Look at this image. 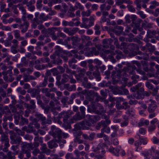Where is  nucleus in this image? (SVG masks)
Masks as SVG:
<instances>
[{
  "label": "nucleus",
  "mask_w": 159,
  "mask_h": 159,
  "mask_svg": "<svg viewBox=\"0 0 159 159\" xmlns=\"http://www.w3.org/2000/svg\"><path fill=\"white\" fill-rule=\"evenodd\" d=\"M129 69L128 67H124L123 70H118L116 71L113 70L112 71L111 75V77L113 79H115L116 78L119 79L121 76L123 75H125V72L128 71Z\"/></svg>",
  "instance_id": "nucleus-2"
},
{
  "label": "nucleus",
  "mask_w": 159,
  "mask_h": 159,
  "mask_svg": "<svg viewBox=\"0 0 159 159\" xmlns=\"http://www.w3.org/2000/svg\"><path fill=\"white\" fill-rule=\"evenodd\" d=\"M127 98L129 99L132 98V99L136 98L139 99H143V96L139 92H137L136 93H134L131 95L127 96Z\"/></svg>",
  "instance_id": "nucleus-12"
},
{
  "label": "nucleus",
  "mask_w": 159,
  "mask_h": 159,
  "mask_svg": "<svg viewBox=\"0 0 159 159\" xmlns=\"http://www.w3.org/2000/svg\"><path fill=\"white\" fill-rule=\"evenodd\" d=\"M75 137L74 141L75 143H77L79 144H81L84 142V140L80 139L81 136L82 134V132L80 131L76 132L74 133Z\"/></svg>",
  "instance_id": "nucleus-7"
},
{
  "label": "nucleus",
  "mask_w": 159,
  "mask_h": 159,
  "mask_svg": "<svg viewBox=\"0 0 159 159\" xmlns=\"http://www.w3.org/2000/svg\"><path fill=\"white\" fill-rule=\"evenodd\" d=\"M150 101H151V102L148 104L147 111L149 113L148 118L152 119L156 115L155 111L157 106L155 101L153 100H150Z\"/></svg>",
  "instance_id": "nucleus-1"
},
{
  "label": "nucleus",
  "mask_w": 159,
  "mask_h": 159,
  "mask_svg": "<svg viewBox=\"0 0 159 159\" xmlns=\"http://www.w3.org/2000/svg\"><path fill=\"white\" fill-rule=\"evenodd\" d=\"M156 34H157V30L155 31L148 30L147 36L148 38H151L153 37Z\"/></svg>",
  "instance_id": "nucleus-24"
},
{
  "label": "nucleus",
  "mask_w": 159,
  "mask_h": 159,
  "mask_svg": "<svg viewBox=\"0 0 159 159\" xmlns=\"http://www.w3.org/2000/svg\"><path fill=\"white\" fill-rule=\"evenodd\" d=\"M155 153H156V152H155V149L152 148L147 151L143 152L142 154L145 157V159H150V157L149 156L154 155Z\"/></svg>",
  "instance_id": "nucleus-9"
},
{
  "label": "nucleus",
  "mask_w": 159,
  "mask_h": 159,
  "mask_svg": "<svg viewBox=\"0 0 159 159\" xmlns=\"http://www.w3.org/2000/svg\"><path fill=\"white\" fill-rule=\"evenodd\" d=\"M35 2L34 0H31L28 2L27 0H24L22 2V4H26L27 7H29L30 5L34 4Z\"/></svg>",
  "instance_id": "nucleus-29"
},
{
  "label": "nucleus",
  "mask_w": 159,
  "mask_h": 159,
  "mask_svg": "<svg viewBox=\"0 0 159 159\" xmlns=\"http://www.w3.org/2000/svg\"><path fill=\"white\" fill-rule=\"evenodd\" d=\"M6 156L8 159H15V156L13 155V154L11 152H8Z\"/></svg>",
  "instance_id": "nucleus-54"
},
{
  "label": "nucleus",
  "mask_w": 159,
  "mask_h": 159,
  "mask_svg": "<svg viewBox=\"0 0 159 159\" xmlns=\"http://www.w3.org/2000/svg\"><path fill=\"white\" fill-rule=\"evenodd\" d=\"M74 126V128L73 129V130L75 131H76L81 129L88 130L89 129V127H85L83 126L82 121L75 124Z\"/></svg>",
  "instance_id": "nucleus-10"
},
{
  "label": "nucleus",
  "mask_w": 159,
  "mask_h": 159,
  "mask_svg": "<svg viewBox=\"0 0 159 159\" xmlns=\"http://www.w3.org/2000/svg\"><path fill=\"white\" fill-rule=\"evenodd\" d=\"M42 0H38L36 2V6L37 9H40L42 7L43 5L42 4Z\"/></svg>",
  "instance_id": "nucleus-48"
},
{
  "label": "nucleus",
  "mask_w": 159,
  "mask_h": 159,
  "mask_svg": "<svg viewBox=\"0 0 159 159\" xmlns=\"http://www.w3.org/2000/svg\"><path fill=\"white\" fill-rule=\"evenodd\" d=\"M96 114H97L101 115L102 114L106 112L103 106L99 103L96 104Z\"/></svg>",
  "instance_id": "nucleus-11"
},
{
  "label": "nucleus",
  "mask_w": 159,
  "mask_h": 159,
  "mask_svg": "<svg viewBox=\"0 0 159 159\" xmlns=\"http://www.w3.org/2000/svg\"><path fill=\"white\" fill-rule=\"evenodd\" d=\"M102 132L104 133L105 132L107 133H109L110 131V129L109 127H107V126L105 127H103L101 129Z\"/></svg>",
  "instance_id": "nucleus-51"
},
{
  "label": "nucleus",
  "mask_w": 159,
  "mask_h": 159,
  "mask_svg": "<svg viewBox=\"0 0 159 159\" xmlns=\"http://www.w3.org/2000/svg\"><path fill=\"white\" fill-rule=\"evenodd\" d=\"M62 131L55 125H52L51 127V130L49 132V134L54 138H57L58 139L61 138Z\"/></svg>",
  "instance_id": "nucleus-3"
},
{
  "label": "nucleus",
  "mask_w": 159,
  "mask_h": 159,
  "mask_svg": "<svg viewBox=\"0 0 159 159\" xmlns=\"http://www.w3.org/2000/svg\"><path fill=\"white\" fill-rule=\"evenodd\" d=\"M91 13V11L90 10H87L86 11H83L81 12V15L82 17L89 16Z\"/></svg>",
  "instance_id": "nucleus-38"
},
{
  "label": "nucleus",
  "mask_w": 159,
  "mask_h": 159,
  "mask_svg": "<svg viewBox=\"0 0 159 159\" xmlns=\"http://www.w3.org/2000/svg\"><path fill=\"white\" fill-rule=\"evenodd\" d=\"M129 44L125 42H122L120 46V49L123 51L124 52L127 54L129 53Z\"/></svg>",
  "instance_id": "nucleus-16"
},
{
  "label": "nucleus",
  "mask_w": 159,
  "mask_h": 159,
  "mask_svg": "<svg viewBox=\"0 0 159 159\" xmlns=\"http://www.w3.org/2000/svg\"><path fill=\"white\" fill-rule=\"evenodd\" d=\"M141 0H135L134 2V3L136 6V9L139 10L141 8L142 6L140 3L141 2Z\"/></svg>",
  "instance_id": "nucleus-32"
},
{
  "label": "nucleus",
  "mask_w": 159,
  "mask_h": 159,
  "mask_svg": "<svg viewBox=\"0 0 159 159\" xmlns=\"http://www.w3.org/2000/svg\"><path fill=\"white\" fill-rule=\"evenodd\" d=\"M18 8L21 11L22 14L25 15L26 13V11L22 4L19 3L18 4Z\"/></svg>",
  "instance_id": "nucleus-33"
},
{
  "label": "nucleus",
  "mask_w": 159,
  "mask_h": 159,
  "mask_svg": "<svg viewBox=\"0 0 159 159\" xmlns=\"http://www.w3.org/2000/svg\"><path fill=\"white\" fill-rule=\"evenodd\" d=\"M55 49V54L57 56H59L60 54L62 53L63 51L62 49L58 46H56Z\"/></svg>",
  "instance_id": "nucleus-28"
},
{
  "label": "nucleus",
  "mask_w": 159,
  "mask_h": 159,
  "mask_svg": "<svg viewBox=\"0 0 159 159\" xmlns=\"http://www.w3.org/2000/svg\"><path fill=\"white\" fill-rule=\"evenodd\" d=\"M137 13L139 15L140 17L142 19H145L146 17V16L145 14H143V12L142 11H139L137 12Z\"/></svg>",
  "instance_id": "nucleus-63"
},
{
  "label": "nucleus",
  "mask_w": 159,
  "mask_h": 159,
  "mask_svg": "<svg viewBox=\"0 0 159 159\" xmlns=\"http://www.w3.org/2000/svg\"><path fill=\"white\" fill-rule=\"evenodd\" d=\"M68 75L66 74H63L62 75V78L61 79V83L62 84H64L67 82L69 80V78H70Z\"/></svg>",
  "instance_id": "nucleus-30"
},
{
  "label": "nucleus",
  "mask_w": 159,
  "mask_h": 159,
  "mask_svg": "<svg viewBox=\"0 0 159 159\" xmlns=\"http://www.w3.org/2000/svg\"><path fill=\"white\" fill-rule=\"evenodd\" d=\"M29 24L27 21H25L23 24H21L19 25L20 29H21V32L24 33L27 31L28 29V27Z\"/></svg>",
  "instance_id": "nucleus-14"
},
{
  "label": "nucleus",
  "mask_w": 159,
  "mask_h": 159,
  "mask_svg": "<svg viewBox=\"0 0 159 159\" xmlns=\"http://www.w3.org/2000/svg\"><path fill=\"white\" fill-rule=\"evenodd\" d=\"M84 118L83 117L82 115H80V112H78L73 116L72 119H70V123H74L73 120H80Z\"/></svg>",
  "instance_id": "nucleus-17"
},
{
  "label": "nucleus",
  "mask_w": 159,
  "mask_h": 159,
  "mask_svg": "<svg viewBox=\"0 0 159 159\" xmlns=\"http://www.w3.org/2000/svg\"><path fill=\"white\" fill-rule=\"evenodd\" d=\"M21 147L22 152H24L26 151L34 149L32 143H27L25 142L22 143L21 145Z\"/></svg>",
  "instance_id": "nucleus-8"
},
{
  "label": "nucleus",
  "mask_w": 159,
  "mask_h": 159,
  "mask_svg": "<svg viewBox=\"0 0 159 159\" xmlns=\"http://www.w3.org/2000/svg\"><path fill=\"white\" fill-rule=\"evenodd\" d=\"M35 116L41 121H45L46 120V118L45 117L43 116L42 114L39 113H36L35 114Z\"/></svg>",
  "instance_id": "nucleus-39"
},
{
  "label": "nucleus",
  "mask_w": 159,
  "mask_h": 159,
  "mask_svg": "<svg viewBox=\"0 0 159 159\" xmlns=\"http://www.w3.org/2000/svg\"><path fill=\"white\" fill-rule=\"evenodd\" d=\"M109 151L114 155L119 156V155L120 149L117 148H114L112 146H110L108 149Z\"/></svg>",
  "instance_id": "nucleus-13"
},
{
  "label": "nucleus",
  "mask_w": 159,
  "mask_h": 159,
  "mask_svg": "<svg viewBox=\"0 0 159 159\" xmlns=\"http://www.w3.org/2000/svg\"><path fill=\"white\" fill-rule=\"evenodd\" d=\"M149 122L148 120H144V119H142L138 123V126L140 127L144 125H149Z\"/></svg>",
  "instance_id": "nucleus-27"
},
{
  "label": "nucleus",
  "mask_w": 159,
  "mask_h": 159,
  "mask_svg": "<svg viewBox=\"0 0 159 159\" xmlns=\"http://www.w3.org/2000/svg\"><path fill=\"white\" fill-rule=\"evenodd\" d=\"M2 85V86L3 88L6 89L8 87V84L4 82L3 80L2 79H0V85Z\"/></svg>",
  "instance_id": "nucleus-56"
},
{
  "label": "nucleus",
  "mask_w": 159,
  "mask_h": 159,
  "mask_svg": "<svg viewBox=\"0 0 159 159\" xmlns=\"http://www.w3.org/2000/svg\"><path fill=\"white\" fill-rule=\"evenodd\" d=\"M152 24L148 23L146 20H144L142 24V27L145 29L150 28L152 27Z\"/></svg>",
  "instance_id": "nucleus-25"
},
{
  "label": "nucleus",
  "mask_w": 159,
  "mask_h": 159,
  "mask_svg": "<svg viewBox=\"0 0 159 159\" xmlns=\"http://www.w3.org/2000/svg\"><path fill=\"white\" fill-rule=\"evenodd\" d=\"M28 121L27 119L21 116V119L19 123L20 125H23L25 124L28 123Z\"/></svg>",
  "instance_id": "nucleus-36"
},
{
  "label": "nucleus",
  "mask_w": 159,
  "mask_h": 159,
  "mask_svg": "<svg viewBox=\"0 0 159 159\" xmlns=\"http://www.w3.org/2000/svg\"><path fill=\"white\" fill-rule=\"evenodd\" d=\"M62 60L60 58L58 57L56 60L51 61V62L52 64L57 65H60L62 63Z\"/></svg>",
  "instance_id": "nucleus-34"
},
{
  "label": "nucleus",
  "mask_w": 159,
  "mask_h": 159,
  "mask_svg": "<svg viewBox=\"0 0 159 159\" xmlns=\"http://www.w3.org/2000/svg\"><path fill=\"white\" fill-rule=\"evenodd\" d=\"M48 84V78L45 77L42 83L40 84L39 86L40 87H45Z\"/></svg>",
  "instance_id": "nucleus-41"
},
{
  "label": "nucleus",
  "mask_w": 159,
  "mask_h": 159,
  "mask_svg": "<svg viewBox=\"0 0 159 159\" xmlns=\"http://www.w3.org/2000/svg\"><path fill=\"white\" fill-rule=\"evenodd\" d=\"M9 69L6 71L7 74H9V76L11 77L12 75V70L13 69V67L12 66H10L9 67Z\"/></svg>",
  "instance_id": "nucleus-61"
},
{
  "label": "nucleus",
  "mask_w": 159,
  "mask_h": 159,
  "mask_svg": "<svg viewBox=\"0 0 159 159\" xmlns=\"http://www.w3.org/2000/svg\"><path fill=\"white\" fill-rule=\"evenodd\" d=\"M73 113V112L71 111L62 112L59 114L58 117L59 118H63V121L64 123H66L68 119L71 116Z\"/></svg>",
  "instance_id": "nucleus-6"
},
{
  "label": "nucleus",
  "mask_w": 159,
  "mask_h": 159,
  "mask_svg": "<svg viewBox=\"0 0 159 159\" xmlns=\"http://www.w3.org/2000/svg\"><path fill=\"white\" fill-rule=\"evenodd\" d=\"M75 7L76 10L79 8L80 10H83L84 9L83 6L81 4L78 2H76Z\"/></svg>",
  "instance_id": "nucleus-40"
},
{
  "label": "nucleus",
  "mask_w": 159,
  "mask_h": 159,
  "mask_svg": "<svg viewBox=\"0 0 159 159\" xmlns=\"http://www.w3.org/2000/svg\"><path fill=\"white\" fill-rule=\"evenodd\" d=\"M32 123H30L28 126V130H27V133H32L35 130V128L33 126Z\"/></svg>",
  "instance_id": "nucleus-35"
},
{
  "label": "nucleus",
  "mask_w": 159,
  "mask_h": 159,
  "mask_svg": "<svg viewBox=\"0 0 159 159\" xmlns=\"http://www.w3.org/2000/svg\"><path fill=\"white\" fill-rule=\"evenodd\" d=\"M82 85L85 88L88 89L91 88L92 87V84L89 83H87L85 84L84 83H82Z\"/></svg>",
  "instance_id": "nucleus-64"
},
{
  "label": "nucleus",
  "mask_w": 159,
  "mask_h": 159,
  "mask_svg": "<svg viewBox=\"0 0 159 159\" xmlns=\"http://www.w3.org/2000/svg\"><path fill=\"white\" fill-rule=\"evenodd\" d=\"M9 133L10 134V139L11 140V144H14L16 143V134L12 130H11L9 131Z\"/></svg>",
  "instance_id": "nucleus-19"
},
{
  "label": "nucleus",
  "mask_w": 159,
  "mask_h": 159,
  "mask_svg": "<svg viewBox=\"0 0 159 159\" xmlns=\"http://www.w3.org/2000/svg\"><path fill=\"white\" fill-rule=\"evenodd\" d=\"M125 99L121 97L117 98L116 99H113V101H116V106L118 109L120 106L121 105L120 102H123L124 101H125Z\"/></svg>",
  "instance_id": "nucleus-21"
},
{
  "label": "nucleus",
  "mask_w": 159,
  "mask_h": 159,
  "mask_svg": "<svg viewBox=\"0 0 159 159\" xmlns=\"http://www.w3.org/2000/svg\"><path fill=\"white\" fill-rule=\"evenodd\" d=\"M78 37L75 36H72V44L73 45L75 46L76 45L77 42H78Z\"/></svg>",
  "instance_id": "nucleus-62"
},
{
  "label": "nucleus",
  "mask_w": 159,
  "mask_h": 159,
  "mask_svg": "<svg viewBox=\"0 0 159 159\" xmlns=\"http://www.w3.org/2000/svg\"><path fill=\"white\" fill-rule=\"evenodd\" d=\"M85 55L88 57L93 56L94 55L96 56L99 54V52L97 50L96 47L90 48L87 47L84 48Z\"/></svg>",
  "instance_id": "nucleus-5"
},
{
  "label": "nucleus",
  "mask_w": 159,
  "mask_h": 159,
  "mask_svg": "<svg viewBox=\"0 0 159 159\" xmlns=\"http://www.w3.org/2000/svg\"><path fill=\"white\" fill-rule=\"evenodd\" d=\"M112 42L113 40L111 39H104L102 42L103 47L106 48L108 47L109 44L111 43Z\"/></svg>",
  "instance_id": "nucleus-26"
},
{
  "label": "nucleus",
  "mask_w": 159,
  "mask_h": 159,
  "mask_svg": "<svg viewBox=\"0 0 159 159\" xmlns=\"http://www.w3.org/2000/svg\"><path fill=\"white\" fill-rule=\"evenodd\" d=\"M93 75L95 77V78L98 79V81L100 80V78L99 77L100 73L98 71H96L93 73Z\"/></svg>",
  "instance_id": "nucleus-57"
},
{
  "label": "nucleus",
  "mask_w": 159,
  "mask_h": 159,
  "mask_svg": "<svg viewBox=\"0 0 159 159\" xmlns=\"http://www.w3.org/2000/svg\"><path fill=\"white\" fill-rule=\"evenodd\" d=\"M96 105L92 103L88 106L87 111L88 112L90 113H94L96 114Z\"/></svg>",
  "instance_id": "nucleus-20"
},
{
  "label": "nucleus",
  "mask_w": 159,
  "mask_h": 159,
  "mask_svg": "<svg viewBox=\"0 0 159 159\" xmlns=\"http://www.w3.org/2000/svg\"><path fill=\"white\" fill-rule=\"evenodd\" d=\"M131 79L133 80V83L134 84H135L137 82V79L139 78V76L137 75H133L131 77Z\"/></svg>",
  "instance_id": "nucleus-49"
},
{
  "label": "nucleus",
  "mask_w": 159,
  "mask_h": 159,
  "mask_svg": "<svg viewBox=\"0 0 159 159\" xmlns=\"http://www.w3.org/2000/svg\"><path fill=\"white\" fill-rule=\"evenodd\" d=\"M78 71L79 72V76L80 77H82L83 76H84L86 72V70L84 69H80V68L78 70Z\"/></svg>",
  "instance_id": "nucleus-43"
},
{
  "label": "nucleus",
  "mask_w": 159,
  "mask_h": 159,
  "mask_svg": "<svg viewBox=\"0 0 159 159\" xmlns=\"http://www.w3.org/2000/svg\"><path fill=\"white\" fill-rule=\"evenodd\" d=\"M142 84L141 83H139L135 86L132 87L130 89L132 92H135L139 88L142 86Z\"/></svg>",
  "instance_id": "nucleus-37"
},
{
  "label": "nucleus",
  "mask_w": 159,
  "mask_h": 159,
  "mask_svg": "<svg viewBox=\"0 0 159 159\" xmlns=\"http://www.w3.org/2000/svg\"><path fill=\"white\" fill-rule=\"evenodd\" d=\"M20 31L18 30H16L14 31V35L16 39H17L20 37Z\"/></svg>",
  "instance_id": "nucleus-60"
},
{
  "label": "nucleus",
  "mask_w": 159,
  "mask_h": 159,
  "mask_svg": "<svg viewBox=\"0 0 159 159\" xmlns=\"http://www.w3.org/2000/svg\"><path fill=\"white\" fill-rule=\"evenodd\" d=\"M57 30L58 28L56 27L49 28L47 30H44L47 34L51 35L55 34V31H57Z\"/></svg>",
  "instance_id": "nucleus-22"
},
{
  "label": "nucleus",
  "mask_w": 159,
  "mask_h": 159,
  "mask_svg": "<svg viewBox=\"0 0 159 159\" xmlns=\"http://www.w3.org/2000/svg\"><path fill=\"white\" fill-rule=\"evenodd\" d=\"M8 140L9 139L7 134H2V135H1V141L2 142H4Z\"/></svg>",
  "instance_id": "nucleus-46"
},
{
  "label": "nucleus",
  "mask_w": 159,
  "mask_h": 159,
  "mask_svg": "<svg viewBox=\"0 0 159 159\" xmlns=\"http://www.w3.org/2000/svg\"><path fill=\"white\" fill-rule=\"evenodd\" d=\"M152 143L155 144L159 145V139L157 137L154 136L152 139Z\"/></svg>",
  "instance_id": "nucleus-52"
},
{
  "label": "nucleus",
  "mask_w": 159,
  "mask_h": 159,
  "mask_svg": "<svg viewBox=\"0 0 159 159\" xmlns=\"http://www.w3.org/2000/svg\"><path fill=\"white\" fill-rule=\"evenodd\" d=\"M129 107L130 106L128 105V102L125 101L123 102L122 105H121L118 109H124L125 110Z\"/></svg>",
  "instance_id": "nucleus-31"
},
{
  "label": "nucleus",
  "mask_w": 159,
  "mask_h": 159,
  "mask_svg": "<svg viewBox=\"0 0 159 159\" xmlns=\"http://www.w3.org/2000/svg\"><path fill=\"white\" fill-rule=\"evenodd\" d=\"M80 108L82 116L83 117H84L85 116V108L83 106H81Z\"/></svg>",
  "instance_id": "nucleus-59"
},
{
  "label": "nucleus",
  "mask_w": 159,
  "mask_h": 159,
  "mask_svg": "<svg viewBox=\"0 0 159 159\" xmlns=\"http://www.w3.org/2000/svg\"><path fill=\"white\" fill-rule=\"evenodd\" d=\"M100 117L98 115L90 116L89 118V120L92 123L96 122L100 119Z\"/></svg>",
  "instance_id": "nucleus-23"
},
{
  "label": "nucleus",
  "mask_w": 159,
  "mask_h": 159,
  "mask_svg": "<svg viewBox=\"0 0 159 159\" xmlns=\"http://www.w3.org/2000/svg\"><path fill=\"white\" fill-rule=\"evenodd\" d=\"M14 130L19 135L23 136L25 134V132L24 131H22L21 130L17 128V127L14 128Z\"/></svg>",
  "instance_id": "nucleus-47"
},
{
  "label": "nucleus",
  "mask_w": 159,
  "mask_h": 159,
  "mask_svg": "<svg viewBox=\"0 0 159 159\" xmlns=\"http://www.w3.org/2000/svg\"><path fill=\"white\" fill-rule=\"evenodd\" d=\"M139 48L138 45L134 43H131L129 44V53L128 56L130 57L134 56L137 54V52L134 50H138Z\"/></svg>",
  "instance_id": "nucleus-4"
},
{
  "label": "nucleus",
  "mask_w": 159,
  "mask_h": 159,
  "mask_svg": "<svg viewBox=\"0 0 159 159\" xmlns=\"http://www.w3.org/2000/svg\"><path fill=\"white\" fill-rule=\"evenodd\" d=\"M41 147L40 148V150L42 151L43 153H45L47 155H48L51 152V150L48 149L45 143H42L41 144Z\"/></svg>",
  "instance_id": "nucleus-15"
},
{
  "label": "nucleus",
  "mask_w": 159,
  "mask_h": 159,
  "mask_svg": "<svg viewBox=\"0 0 159 159\" xmlns=\"http://www.w3.org/2000/svg\"><path fill=\"white\" fill-rule=\"evenodd\" d=\"M82 123H83V126L85 127H89L86 126H90L91 125V123L86 120H84L82 121Z\"/></svg>",
  "instance_id": "nucleus-58"
},
{
  "label": "nucleus",
  "mask_w": 159,
  "mask_h": 159,
  "mask_svg": "<svg viewBox=\"0 0 159 159\" xmlns=\"http://www.w3.org/2000/svg\"><path fill=\"white\" fill-rule=\"evenodd\" d=\"M139 140L142 143H143L144 145H145L147 143V141L146 138H144L143 137H141L140 135H139Z\"/></svg>",
  "instance_id": "nucleus-45"
},
{
  "label": "nucleus",
  "mask_w": 159,
  "mask_h": 159,
  "mask_svg": "<svg viewBox=\"0 0 159 159\" xmlns=\"http://www.w3.org/2000/svg\"><path fill=\"white\" fill-rule=\"evenodd\" d=\"M158 86H157L154 89H152V92L151 93L152 95L153 96L156 95L158 94Z\"/></svg>",
  "instance_id": "nucleus-53"
},
{
  "label": "nucleus",
  "mask_w": 159,
  "mask_h": 159,
  "mask_svg": "<svg viewBox=\"0 0 159 159\" xmlns=\"http://www.w3.org/2000/svg\"><path fill=\"white\" fill-rule=\"evenodd\" d=\"M83 17L82 19L83 22L82 23V25H83V27L84 28H87L88 27V26L86 24V23L88 22V19L86 17Z\"/></svg>",
  "instance_id": "nucleus-42"
},
{
  "label": "nucleus",
  "mask_w": 159,
  "mask_h": 159,
  "mask_svg": "<svg viewBox=\"0 0 159 159\" xmlns=\"http://www.w3.org/2000/svg\"><path fill=\"white\" fill-rule=\"evenodd\" d=\"M100 26L97 24L95 25L94 29L95 30V34H96L98 35L100 34L101 31L100 30Z\"/></svg>",
  "instance_id": "nucleus-44"
},
{
  "label": "nucleus",
  "mask_w": 159,
  "mask_h": 159,
  "mask_svg": "<svg viewBox=\"0 0 159 159\" xmlns=\"http://www.w3.org/2000/svg\"><path fill=\"white\" fill-rule=\"evenodd\" d=\"M51 71L53 75L54 76L57 75L59 74L57 68H53L51 70Z\"/></svg>",
  "instance_id": "nucleus-55"
},
{
  "label": "nucleus",
  "mask_w": 159,
  "mask_h": 159,
  "mask_svg": "<svg viewBox=\"0 0 159 159\" xmlns=\"http://www.w3.org/2000/svg\"><path fill=\"white\" fill-rule=\"evenodd\" d=\"M57 143H58V140H52L48 143V144L49 148L52 149L53 148H56L58 145Z\"/></svg>",
  "instance_id": "nucleus-18"
},
{
  "label": "nucleus",
  "mask_w": 159,
  "mask_h": 159,
  "mask_svg": "<svg viewBox=\"0 0 159 159\" xmlns=\"http://www.w3.org/2000/svg\"><path fill=\"white\" fill-rule=\"evenodd\" d=\"M57 31H58V33L57 34L58 35V37H61L63 38L66 37V35L61 32V28H58Z\"/></svg>",
  "instance_id": "nucleus-50"
}]
</instances>
